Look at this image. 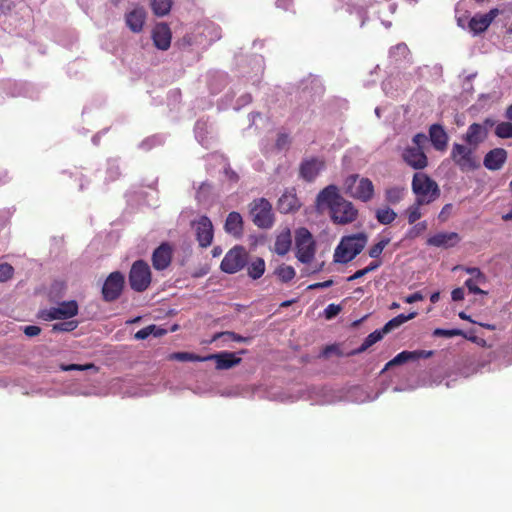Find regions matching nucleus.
<instances>
[{
	"instance_id": "obj_27",
	"label": "nucleus",
	"mask_w": 512,
	"mask_h": 512,
	"mask_svg": "<svg viewBox=\"0 0 512 512\" xmlns=\"http://www.w3.org/2000/svg\"><path fill=\"white\" fill-rule=\"evenodd\" d=\"M224 229L228 234L240 237L243 234V220L240 213L230 212L226 218Z\"/></svg>"
},
{
	"instance_id": "obj_8",
	"label": "nucleus",
	"mask_w": 512,
	"mask_h": 512,
	"mask_svg": "<svg viewBox=\"0 0 512 512\" xmlns=\"http://www.w3.org/2000/svg\"><path fill=\"white\" fill-rule=\"evenodd\" d=\"M248 263V253L242 246H235L224 256L220 268L223 272L234 274L243 269Z\"/></svg>"
},
{
	"instance_id": "obj_3",
	"label": "nucleus",
	"mask_w": 512,
	"mask_h": 512,
	"mask_svg": "<svg viewBox=\"0 0 512 512\" xmlns=\"http://www.w3.org/2000/svg\"><path fill=\"white\" fill-rule=\"evenodd\" d=\"M345 193L362 202H369L373 199L375 188L373 182L366 177H360L358 174H351L344 181Z\"/></svg>"
},
{
	"instance_id": "obj_49",
	"label": "nucleus",
	"mask_w": 512,
	"mask_h": 512,
	"mask_svg": "<svg viewBox=\"0 0 512 512\" xmlns=\"http://www.w3.org/2000/svg\"><path fill=\"white\" fill-rule=\"evenodd\" d=\"M340 311H341L340 305L329 304L325 308L324 314H325L326 319H332V318L336 317L340 313Z\"/></svg>"
},
{
	"instance_id": "obj_10",
	"label": "nucleus",
	"mask_w": 512,
	"mask_h": 512,
	"mask_svg": "<svg viewBox=\"0 0 512 512\" xmlns=\"http://www.w3.org/2000/svg\"><path fill=\"white\" fill-rule=\"evenodd\" d=\"M125 284L124 275L115 271L109 274L102 287V296L106 302L117 300L122 294Z\"/></svg>"
},
{
	"instance_id": "obj_34",
	"label": "nucleus",
	"mask_w": 512,
	"mask_h": 512,
	"mask_svg": "<svg viewBox=\"0 0 512 512\" xmlns=\"http://www.w3.org/2000/svg\"><path fill=\"white\" fill-rule=\"evenodd\" d=\"M375 217L379 223L388 225L396 219L397 214L393 209L383 207L376 210Z\"/></svg>"
},
{
	"instance_id": "obj_15",
	"label": "nucleus",
	"mask_w": 512,
	"mask_h": 512,
	"mask_svg": "<svg viewBox=\"0 0 512 512\" xmlns=\"http://www.w3.org/2000/svg\"><path fill=\"white\" fill-rule=\"evenodd\" d=\"M402 160L415 170H423L428 166V158L423 149L407 146L401 153Z\"/></svg>"
},
{
	"instance_id": "obj_14",
	"label": "nucleus",
	"mask_w": 512,
	"mask_h": 512,
	"mask_svg": "<svg viewBox=\"0 0 512 512\" xmlns=\"http://www.w3.org/2000/svg\"><path fill=\"white\" fill-rule=\"evenodd\" d=\"M494 122L491 119H486L484 124L472 123L466 133L463 135V140L466 144L478 148V146L487 138L488 127H492Z\"/></svg>"
},
{
	"instance_id": "obj_38",
	"label": "nucleus",
	"mask_w": 512,
	"mask_h": 512,
	"mask_svg": "<svg viewBox=\"0 0 512 512\" xmlns=\"http://www.w3.org/2000/svg\"><path fill=\"white\" fill-rule=\"evenodd\" d=\"M423 205L424 204H419L418 201L415 200V202L407 208L406 215H407L409 224H414L416 221H418L421 218L422 213H421L420 208Z\"/></svg>"
},
{
	"instance_id": "obj_33",
	"label": "nucleus",
	"mask_w": 512,
	"mask_h": 512,
	"mask_svg": "<svg viewBox=\"0 0 512 512\" xmlns=\"http://www.w3.org/2000/svg\"><path fill=\"white\" fill-rule=\"evenodd\" d=\"M150 6L154 15L163 17L170 12L172 0H150Z\"/></svg>"
},
{
	"instance_id": "obj_60",
	"label": "nucleus",
	"mask_w": 512,
	"mask_h": 512,
	"mask_svg": "<svg viewBox=\"0 0 512 512\" xmlns=\"http://www.w3.org/2000/svg\"><path fill=\"white\" fill-rule=\"evenodd\" d=\"M225 173H226V175H227L231 180H234V181H237V180H238V175H237L233 170H231L230 168L225 169Z\"/></svg>"
},
{
	"instance_id": "obj_19",
	"label": "nucleus",
	"mask_w": 512,
	"mask_h": 512,
	"mask_svg": "<svg viewBox=\"0 0 512 512\" xmlns=\"http://www.w3.org/2000/svg\"><path fill=\"white\" fill-rule=\"evenodd\" d=\"M214 360L217 370H227L241 363V358L237 357L233 352H219L204 356V362Z\"/></svg>"
},
{
	"instance_id": "obj_48",
	"label": "nucleus",
	"mask_w": 512,
	"mask_h": 512,
	"mask_svg": "<svg viewBox=\"0 0 512 512\" xmlns=\"http://www.w3.org/2000/svg\"><path fill=\"white\" fill-rule=\"evenodd\" d=\"M154 330H155V325L146 326V327L140 329L139 331H137L135 333L134 337L137 340H144V339L148 338Z\"/></svg>"
},
{
	"instance_id": "obj_53",
	"label": "nucleus",
	"mask_w": 512,
	"mask_h": 512,
	"mask_svg": "<svg viewBox=\"0 0 512 512\" xmlns=\"http://www.w3.org/2000/svg\"><path fill=\"white\" fill-rule=\"evenodd\" d=\"M333 285V280L329 279L324 282H317L308 286L309 290L328 288Z\"/></svg>"
},
{
	"instance_id": "obj_17",
	"label": "nucleus",
	"mask_w": 512,
	"mask_h": 512,
	"mask_svg": "<svg viewBox=\"0 0 512 512\" xmlns=\"http://www.w3.org/2000/svg\"><path fill=\"white\" fill-rule=\"evenodd\" d=\"M342 198L337 186L331 184L319 192L316 198V204L318 207H327L331 212Z\"/></svg>"
},
{
	"instance_id": "obj_45",
	"label": "nucleus",
	"mask_w": 512,
	"mask_h": 512,
	"mask_svg": "<svg viewBox=\"0 0 512 512\" xmlns=\"http://www.w3.org/2000/svg\"><path fill=\"white\" fill-rule=\"evenodd\" d=\"M60 369L62 371H73V370L85 371V370H90V369L97 370V367L93 363H88V364H84V365H81V364H68V365L62 364L60 366Z\"/></svg>"
},
{
	"instance_id": "obj_58",
	"label": "nucleus",
	"mask_w": 512,
	"mask_h": 512,
	"mask_svg": "<svg viewBox=\"0 0 512 512\" xmlns=\"http://www.w3.org/2000/svg\"><path fill=\"white\" fill-rule=\"evenodd\" d=\"M338 350L337 346L336 345H328L324 348L323 350V355L324 356H329L331 353L333 352H336Z\"/></svg>"
},
{
	"instance_id": "obj_57",
	"label": "nucleus",
	"mask_w": 512,
	"mask_h": 512,
	"mask_svg": "<svg viewBox=\"0 0 512 512\" xmlns=\"http://www.w3.org/2000/svg\"><path fill=\"white\" fill-rule=\"evenodd\" d=\"M13 5L10 0H0V12L7 13L11 11Z\"/></svg>"
},
{
	"instance_id": "obj_24",
	"label": "nucleus",
	"mask_w": 512,
	"mask_h": 512,
	"mask_svg": "<svg viewBox=\"0 0 512 512\" xmlns=\"http://www.w3.org/2000/svg\"><path fill=\"white\" fill-rule=\"evenodd\" d=\"M460 241L456 232H441L427 239V244L434 247L450 248L454 247Z\"/></svg>"
},
{
	"instance_id": "obj_64",
	"label": "nucleus",
	"mask_w": 512,
	"mask_h": 512,
	"mask_svg": "<svg viewBox=\"0 0 512 512\" xmlns=\"http://www.w3.org/2000/svg\"><path fill=\"white\" fill-rule=\"evenodd\" d=\"M502 219L504 221H512V209L505 215H503Z\"/></svg>"
},
{
	"instance_id": "obj_29",
	"label": "nucleus",
	"mask_w": 512,
	"mask_h": 512,
	"mask_svg": "<svg viewBox=\"0 0 512 512\" xmlns=\"http://www.w3.org/2000/svg\"><path fill=\"white\" fill-rule=\"evenodd\" d=\"M265 261L264 259L257 257L248 264L247 273L253 280L259 279L265 272Z\"/></svg>"
},
{
	"instance_id": "obj_11",
	"label": "nucleus",
	"mask_w": 512,
	"mask_h": 512,
	"mask_svg": "<svg viewBox=\"0 0 512 512\" xmlns=\"http://www.w3.org/2000/svg\"><path fill=\"white\" fill-rule=\"evenodd\" d=\"M326 162L321 157L304 158L299 165V177L305 182L311 183L325 169Z\"/></svg>"
},
{
	"instance_id": "obj_28",
	"label": "nucleus",
	"mask_w": 512,
	"mask_h": 512,
	"mask_svg": "<svg viewBox=\"0 0 512 512\" xmlns=\"http://www.w3.org/2000/svg\"><path fill=\"white\" fill-rule=\"evenodd\" d=\"M291 234L289 231L281 233L277 236L275 241V252L280 255L284 256L288 253V251L291 248Z\"/></svg>"
},
{
	"instance_id": "obj_36",
	"label": "nucleus",
	"mask_w": 512,
	"mask_h": 512,
	"mask_svg": "<svg viewBox=\"0 0 512 512\" xmlns=\"http://www.w3.org/2000/svg\"><path fill=\"white\" fill-rule=\"evenodd\" d=\"M405 189L402 187H390L385 190V200L392 205L398 204L404 197Z\"/></svg>"
},
{
	"instance_id": "obj_7",
	"label": "nucleus",
	"mask_w": 512,
	"mask_h": 512,
	"mask_svg": "<svg viewBox=\"0 0 512 512\" xmlns=\"http://www.w3.org/2000/svg\"><path fill=\"white\" fill-rule=\"evenodd\" d=\"M250 215L253 223L259 228L267 229L274 223L272 206L265 198L256 199L250 204Z\"/></svg>"
},
{
	"instance_id": "obj_62",
	"label": "nucleus",
	"mask_w": 512,
	"mask_h": 512,
	"mask_svg": "<svg viewBox=\"0 0 512 512\" xmlns=\"http://www.w3.org/2000/svg\"><path fill=\"white\" fill-rule=\"evenodd\" d=\"M222 254V249L221 247L219 246H215L213 249H212V256L213 257H218Z\"/></svg>"
},
{
	"instance_id": "obj_30",
	"label": "nucleus",
	"mask_w": 512,
	"mask_h": 512,
	"mask_svg": "<svg viewBox=\"0 0 512 512\" xmlns=\"http://www.w3.org/2000/svg\"><path fill=\"white\" fill-rule=\"evenodd\" d=\"M386 333L383 332V328L380 329V330H375L374 332L370 333L363 341V343L361 344V346L359 348H357L356 350H354L352 352V354H360L364 351H366L369 347H371L373 344H375L376 342L380 341L383 336L385 335Z\"/></svg>"
},
{
	"instance_id": "obj_20",
	"label": "nucleus",
	"mask_w": 512,
	"mask_h": 512,
	"mask_svg": "<svg viewBox=\"0 0 512 512\" xmlns=\"http://www.w3.org/2000/svg\"><path fill=\"white\" fill-rule=\"evenodd\" d=\"M172 33L166 23H158L152 30L153 44L159 50L166 51L170 48Z\"/></svg>"
},
{
	"instance_id": "obj_35",
	"label": "nucleus",
	"mask_w": 512,
	"mask_h": 512,
	"mask_svg": "<svg viewBox=\"0 0 512 512\" xmlns=\"http://www.w3.org/2000/svg\"><path fill=\"white\" fill-rule=\"evenodd\" d=\"M168 360H176L181 362H204V356L197 355L191 352H174L168 355Z\"/></svg>"
},
{
	"instance_id": "obj_42",
	"label": "nucleus",
	"mask_w": 512,
	"mask_h": 512,
	"mask_svg": "<svg viewBox=\"0 0 512 512\" xmlns=\"http://www.w3.org/2000/svg\"><path fill=\"white\" fill-rule=\"evenodd\" d=\"M495 134L499 138H512V123L501 122L496 126Z\"/></svg>"
},
{
	"instance_id": "obj_6",
	"label": "nucleus",
	"mask_w": 512,
	"mask_h": 512,
	"mask_svg": "<svg viewBox=\"0 0 512 512\" xmlns=\"http://www.w3.org/2000/svg\"><path fill=\"white\" fill-rule=\"evenodd\" d=\"M129 285L136 292H144L151 284L152 274L149 265L144 260L135 261L128 275Z\"/></svg>"
},
{
	"instance_id": "obj_54",
	"label": "nucleus",
	"mask_w": 512,
	"mask_h": 512,
	"mask_svg": "<svg viewBox=\"0 0 512 512\" xmlns=\"http://www.w3.org/2000/svg\"><path fill=\"white\" fill-rule=\"evenodd\" d=\"M41 332V329L40 327L38 326H35V325H29V326H26L25 329H24V333L28 336V337H34V336H37L39 335Z\"/></svg>"
},
{
	"instance_id": "obj_13",
	"label": "nucleus",
	"mask_w": 512,
	"mask_h": 512,
	"mask_svg": "<svg viewBox=\"0 0 512 512\" xmlns=\"http://www.w3.org/2000/svg\"><path fill=\"white\" fill-rule=\"evenodd\" d=\"M192 227L195 230L196 240L200 247L207 248L212 244L214 229L211 220L207 216L203 215L193 221Z\"/></svg>"
},
{
	"instance_id": "obj_16",
	"label": "nucleus",
	"mask_w": 512,
	"mask_h": 512,
	"mask_svg": "<svg viewBox=\"0 0 512 512\" xmlns=\"http://www.w3.org/2000/svg\"><path fill=\"white\" fill-rule=\"evenodd\" d=\"M173 255L172 246L168 242L162 243L152 253V265L156 270H164L171 264Z\"/></svg>"
},
{
	"instance_id": "obj_41",
	"label": "nucleus",
	"mask_w": 512,
	"mask_h": 512,
	"mask_svg": "<svg viewBox=\"0 0 512 512\" xmlns=\"http://www.w3.org/2000/svg\"><path fill=\"white\" fill-rule=\"evenodd\" d=\"M78 321L76 320H69L64 322L55 323L52 326V331L54 332H70L77 328Z\"/></svg>"
},
{
	"instance_id": "obj_12",
	"label": "nucleus",
	"mask_w": 512,
	"mask_h": 512,
	"mask_svg": "<svg viewBox=\"0 0 512 512\" xmlns=\"http://www.w3.org/2000/svg\"><path fill=\"white\" fill-rule=\"evenodd\" d=\"M330 217L334 223L345 225L357 219L358 210L352 202L342 198L330 212Z\"/></svg>"
},
{
	"instance_id": "obj_50",
	"label": "nucleus",
	"mask_w": 512,
	"mask_h": 512,
	"mask_svg": "<svg viewBox=\"0 0 512 512\" xmlns=\"http://www.w3.org/2000/svg\"><path fill=\"white\" fill-rule=\"evenodd\" d=\"M428 138L424 133H417L412 138V147H419L420 149H423L424 145L426 144Z\"/></svg>"
},
{
	"instance_id": "obj_18",
	"label": "nucleus",
	"mask_w": 512,
	"mask_h": 512,
	"mask_svg": "<svg viewBox=\"0 0 512 512\" xmlns=\"http://www.w3.org/2000/svg\"><path fill=\"white\" fill-rule=\"evenodd\" d=\"M498 9H491L486 14H476L468 23V27L474 35L483 33L491 25L495 17L498 15Z\"/></svg>"
},
{
	"instance_id": "obj_61",
	"label": "nucleus",
	"mask_w": 512,
	"mask_h": 512,
	"mask_svg": "<svg viewBox=\"0 0 512 512\" xmlns=\"http://www.w3.org/2000/svg\"><path fill=\"white\" fill-rule=\"evenodd\" d=\"M395 50L398 51L401 54H405L408 51V47L406 46V44L402 43V44H398L395 47Z\"/></svg>"
},
{
	"instance_id": "obj_37",
	"label": "nucleus",
	"mask_w": 512,
	"mask_h": 512,
	"mask_svg": "<svg viewBox=\"0 0 512 512\" xmlns=\"http://www.w3.org/2000/svg\"><path fill=\"white\" fill-rule=\"evenodd\" d=\"M275 274L284 283L291 281L295 275V269L290 265L282 264L276 270Z\"/></svg>"
},
{
	"instance_id": "obj_23",
	"label": "nucleus",
	"mask_w": 512,
	"mask_h": 512,
	"mask_svg": "<svg viewBox=\"0 0 512 512\" xmlns=\"http://www.w3.org/2000/svg\"><path fill=\"white\" fill-rule=\"evenodd\" d=\"M507 160V151L503 148H494L484 157L483 165L491 171L499 170Z\"/></svg>"
},
{
	"instance_id": "obj_21",
	"label": "nucleus",
	"mask_w": 512,
	"mask_h": 512,
	"mask_svg": "<svg viewBox=\"0 0 512 512\" xmlns=\"http://www.w3.org/2000/svg\"><path fill=\"white\" fill-rule=\"evenodd\" d=\"M433 355V351L427 350H414V351H402L397 354L392 360L385 365V370L392 366L402 365L407 362H414L421 358H430Z\"/></svg>"
},
{
	"instance_id": "obj_1",
	"label": "nucleus",
	"mask_w": 512,
	"mask_h": 512,
	"mask_svg": "<svg viewBox=\"0 0 512 512\" xmlns=\"http://www.w3.org/2000/svg\"><path fill=\"white\" fill-rule=\"evenodd\" d=\"M368 242V236L364 232L344 236L334 252L336 263H348L352 261L364 249Z\"/></svg>"
},
{
	"instance_id": "obj_4",
	"label": "nucleus",
	"mask_w": 512,
	"mask_h": 512,
	"mask_svg": "<svg viewBox=\"0 0 512 512\" xmlns=\"http://www.w3.org/2000/svg\"><path fill=\"white\" fill-rule=\"evenodd\" d=\"M476 148L470 145L454 143L451 149L450 158L462 171L469 172L480 167V161L475 155Z\"/></svg>"
},
{
	"instance_id": "obj_22",
	"label": "nucleus",
	"mask_w": 512,
	"mask_h": 512,
	"mask_svg": "<svg viewBox=\"0 0 512 512\" xmlns=\"http://www.w3.org/2000/svg\"><path fill=\"white\" fill-rule=\"evenodd\" d=\"M146 16L147 14L144 7L136 5L125 14V23L132 32L139 33L143 30Z\"/></svg>"
},
{
	"instance_id": "obj_47",
	"label": "nucleus",
	"mask_w": 512,
	"mask_h": 512,
	"mask_svg": "<svg viewBox=\"0 0 512 512\" xmlns=\"http://www.w3.org/2000/svg\"><path fill=\"white\" fill-rule=\"evenodd\" d=\"M479 285H481L479 282L476 281V279H467L465 281V286L469 290L470 293L473 294H484L486 295L487 292L482 290Z\"/></svg>"
},
{
	"instance_id": "obj_40",
	"label": "nucleus",
	"mask_w": 512,
	"mask_h": 512,
	"mask_svg": "<svg viewBox=\"0 0 512 512\" xmlns=\"http://www.w3.org/2000/svg\"><path fill=\"white\" fill-rule=\"evenodd\" d=\"M390 243V238H382L374 244L368 251L371 258H378L382 254L385 247Z\"/></svg>"
},
{
	"instance_id": "obj_44",
	"label": "nucleus",
	"mask_w": 512,
	"mask_h": 512,
	"mask_svg": "<svg viewBox=\"0 0 512 512\" xmlns=\"http://www.w3.org/2000/svg\"><path fill=\"white\" fill-rule=\"evenodd\" d=\"M14 268L9 263H0V282H7L14 276Z\"/></svg>"
},
{
	"instance_id": "obj_31",
	"label": "nucleus",
	"mask_w": 512,
	"mask_h": 512,
	"mask_svg": "<svg viewBox=\"0 0 512 512\" xmlns=\"http://www.w3.org/2000/svg\"><path fill=\"white\" fill-rule=\"evenodd\" d=\"M433 335L437 336V337H447V338L454 337V336H462L465 339H468V340H470L472 342H476L477 341V337L476 336H473L471 334L465 333L463 330H460V329H442V328H437V329H435L433 331Z\"/></svg>"
},
{
	"instance_id": "obj_59",
	"label": "nucleus",
	"mask_w": 512,
	"mask_h": 512,
	"mask_svg": "<svg viewBox=\"0 0 512 512\" xmlns=\"http://www.w3.org/2000/svg\"><path fill=\"white\" fill-rule=\"evenodd\" d=\"M167 333V331L163 328H160L158 326L155 325V330L152 332L151 335L155 336V337H160V336H163Z\"/></svg>"
},
{
	"instance_id": "obj_46",
	"label": "nucleus",
	"mask_w": 512,
	"mask_h": 512,
	"mask_svg": "<svg viewBox=\"0 0 512 512\" xmlns=\"http://www.w3.org/2000/svg\"><path fill=\"white\" fill-rule=\"evenodd\" d=\"M229 335L232 336V341H236V342H249L250 341L249 337H243V336H241L235 332H232V331H224V332H218V333L214 334L211 342L217 341L219 336H229Z\"/></svg>"
},
{
	"instance_id": "obj_9",
	"label": "nucleus",
	"mask_w": 512,
	"mask_h": 512,
	"mask_svg": "<svg viewBox=\"0 0 512 512\" xmlns=\"http://www.w3.org/2000/svg\"><path fill=\"white\" fill-rule=\"evenodd\" d=\"M78 314V304L75 300L61 302L57 307L40 311L39 317L45 321L69 319Z\"/></svg>"
},
{
	"instance_id": "obj_43",
	"label": "nucleus",
	"mask_w": 512,
	"mask_h": 512,
	"mask_svg": "<svg viewBox=\"0 0 512 512\" xmlns=\"http://www.w3.org/2000/svg\"><path fill=\"white\" fill-rule=\"evenodd\" d=\"M462 270L472 276L470 279H476L480 284H486L488 281L487 276L477 267H462Z\"/></svg>"
},
{
	"instance_id": "obj_55",
	"label": "nucleus",
	"mask_w": 512,
	"mask_h": 512,
	"mask_svg": "<svg viewBox=\"0 0 512 512\" xmlns=\"http://www.w3.org/2000/svg\"><path fill=\"white\" fill-rule=\"evenodd\" d=\"M424 297L423 295L421 294V292H415L413 294H410L408 295L406 298H405V302L408 303V304H412V303H415V302H418V301H421L423 300Z\"/></svg>"
},
{
	"instance_id": "obj_51",
	"label": "nucleus",
	"mask_w": 512,
	"mask_h": 512,
	"mask_svg": "<svg viewBox=\"0 0 512 512\" xmlns=\"http://www.w3.org/2000/svg\"><path fill=\"white\" fill-rule=\"evenodd\" d=\"M427 229V222L422 221L417 223L409 232L411 237L418 236Z\"/></svg>"
},
{
	"instance_id": "obj_63",
	"label": "nucleus",
	"mask_w": 512,
	"mask_h": 512,
	"mask_svg": "<svg viewBox=\"0 0 512 512\" xmlns=\"http://www.w3.org/2000/svg\"><path fill=\"white\" fill-rule=\"evenodd\" d=\"M440 298V293L439 292H434L431 296H430V301L432 303H436Z\"/></svg>"
},
{
	"instance_id": "obj_2",
	"label": "nucleus",
	"mask_w": 512,
	"mask_h": 512,
	"mask_svg": "<svg viewBox=\"0 0 512 512\" xmlns=\"http://www.w3.org/2000/svg\"><path fill=\"white\" fill-rule=\"evenodd\" d=\"M411 187L419 204H430L440 196L438 184L422 172L414 174Z\"/></svg>"
},
{
	"instance_id": "obj_32",
	"label": "nucleus",
	"mask_w": 512,
	"mask_h": 512,
	"mask_svg": "<svg viewBox=\"0 0 512 512\" xmlns=\"http://www.w3.org/2000/svg\"><path fill=\"white\" fill-rule=\"evenodd\" d=\"M417 315L416 312H412L408 315H405V314H399L398 316L392 318L391 320H389L384 326H383V332H385L386 334L393 331L394 329L398 328L399 326H401L402 324H404L405 322H407L408 320H411L413 318H415Z\"/></svg>"
},
{
	"instance_id": "obj_56",
	"label": "nucleus",
	"mask_w": 512,
	"mask_h": 512,
	"mask_svg": "<svg viewBox=\"0 0 512 512\" xmlns=\"http://www.w3.org/2000/svg\"><path fill=\"white\" fill-rule=\"evenodd\" d=\"M451 298L453 301H461L464 299V290L463 288H455L451 292Z\"/></svg>"
},
{
	"instance_id": "obj_5",
	"label": "nucleus",
	"mask_w": 512,
	"mask_h": 512,
	"mask_svg": "<svg viewBox=\"0 0 512 512\" xmlns=\"http://www.w3.org/2000/svg\"><path fill=\"white\" fill-rule=\"evenodd\" d=\"M296 258L304 264H309L316 251L312 234L306 228H299L295 233Z\"/></svg>"
},
{
	"instance_id": "obj_26",
	"label": "nucleus",
	"mask_w": 512,
	"mask_h": 512,
	"mask_svg": "<svg viewBox=\"0 0 512 512\" xmlns=\"http://www.w3.org/2000/svg\"><path fill=\"white\" fill-rule=\"evenodd\" d=\"M429 139L433 147L438 151H444L448 144V134L440 124H432L429 127Z\"/></svg>"
},
{
	"instance_id": "obj_39",
	"label": "nucleus",
	"mask_w": 512,
	"mask_h": 512,
	"mask_svg": "<svg viewBox=\"0 0 512 512\" xmlns=\"http://www.w3.org/2000/svg\"><path fill=\"white\" fill-rule=\"evenodd\" d=\"M381 265V261H372L367 267L356 271L353 275L347 278L348 281H354L356 279L362 278L368 273L378 269Z\"/></svg>"
},
{
	"instance_id": "obj_52",
	"label": "nucleus",
	"mask_w": 512,
	"mask_h": 512,
	"mask_svg": "<svg viewBox=\"0 0 512 512\" xmlns=\"http://www.w3.org/2000/svg\"><path fill=\"white\" fill-rule=\"evenodd\" d=\"M289 144H290V138H289L288 134L281 133L278 135L277 140H276V147L278 149H283L286 146H288Z\"/></svg>"
},
{
	"instance_id": "obj_25",
	"label": "nucleus",
	"mask_w": 512,
	"mask_h": 512,
	"mask_svg": "<svg viewBox=\"0 0 512 512\" xmlns=\"http://www.w3.org/2000/svg\"><path fill=\"white\" fill-rule=\"evenodd\" d=\"M301 206L294 190L285 191L279 198L277 208L280 213L288 214L297 211Z\"/></svg>"
}]
</instances>
